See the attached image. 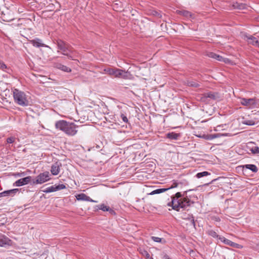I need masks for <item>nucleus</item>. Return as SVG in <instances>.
<instances>
[{
  "mask_svg": "<svg viewBox=\"0 0 259 259\" xmlns=\"http://www.w3.org/2000/svg\"><path fill=\"white\" fill-rule=\"evenodd\" d=\"M189 190L184 192L182 194L180 192H177L175 196L171 197V206L172 209L177 211H179L180 209L186 208L190 206L191 203H193L190 200L191 196L187 195L188 192L191 191Z\"/></svg>",
  "mask_w": 259,
  "mask_h": 259,
  "instance_id": "nucleus-1",
  "label": "nucleus"
},
{
  "mask_svg": "<svg viewBox=\"0 0 259 259\" xmlns=\"http://www.w3.org/2000/svg\"><path fill=\"white\" fill-rule=\"evenodd\" d=\"M55 127L57 129L64 132L69 136H74L76 133L77 126L73 122H67L64 120L57 121L55 123Z\"/></svg>",
  "mask_w": 259,
  "mask_h": 259,
  "instance_id": "nucleus-2",
  "label": "nucleus"
},
{
  "mask_svg": "<svg viewBox=\"0 0 259 259\" xmlns=\"http://www.w3.org/2000/svg\"><path fill=\"white\" fill-rule=\"evenodd\" d=\"M13 93L14 100L16 104L22 106H27L28 105V100L26 98L25 94L23 92L18 89H15Z\"/></svg>",
  "mask_w": 259,
  "mask_h": 259,
  "instance_id": "nucleus-3",
  "label": "nucleus"
},
{
  "mask_svg": "<svg viewBox=\"0 0 259 259\" xmlns=\"http://www.w3.org/2000/svg\"><path fill=\"white\" fill-rule=\"evenodd\" d=\"M58 49L62 52V54L68 57L71 60H74L73 56L71 55L74 52L71 46L65 41L59 39L57 41Z\"/></svg>",
  "mask_w": 259,
  "mask_h": 259,
  "instance_id": "nucleus-4",
  "label": "nucleus"
},
{
  "mask_svg": "<svg viewBox=\"0 0 259 259\" xmlns=\"http://www.w3.org/2000/svg\"><path fill=\"white\" fill-rule=\"evenodd\" d=\"M51 175L49 171H45L39 174L36 177L35 180H33V184H41L51 179Z\"/></svg>",
  "mask_w": 259,
  "mask_h": 259,
  "instance_id": "nucleus-5",
  "label": "nucleus"
},
{
  "mask_svg": "<svg viewBox=\"0 0 259 259\" xmlns=\"http://www.w3.org/2000/svg\"><path fill=\"white\" fill-rule=\"evenodd\" d=\"M220 98L221 97L218 93L209 92L203 94L200 100L202 102H207V98H210L213 100H219Z\"/></svg>",
  "mask_w": 259,
  "mask_h": 259,
  "instance_id": "nucleus-6",
  "label": "nucleus"
},
{
  "mask_svg": "<svg viewBox=\"0 0 259 259\" xmlns=\"http://www.w3.org/2000/svg\"><path fill=\"white\" fill-rule=\"evenodd\" d=\"M207 56L210 58L215 59L219 61L223 62L225 63H230L231 61L226 58H224L221 56H220L213 52H208L207 53Z\"/></svg>",
  "mask_w": 259,
  "mask_h": 259,
  "instance_id": "nucleus-7",
  "label": "nucleus"
},
{
  "mask_svg": "<svg viewBox=\"0 0 259 259\" xmlns=\"http://www.w3.org/2000/svg\"><path fill=\"white\" fill-rule=\"evenodd\" d=\"M96 210H102L103 211H109V212L112 215H115V211L111 208L109 206L105 205L104 204H101L96 205L95 207Z\"/></svg>",
  "mask_w": 259,
  "mask_h": 259,
  "instance_id": "nucleus-8",
  "label": "nucleus"
},
{
  "mask_svg": "<svg viewBox=\"0 0 259 259\" xmlns=\"http://www.w3.org/2000/svg\"><path fill=\"white\" fill-rule=\"evenodd\" d=\"M31 180V177L28 176L22 179H20L16 181L13 186L16 187H20L28 184Z\"/></svg>",
  "mask_w": 259,
  "mask_h": 259,
  "instance_id": "nucleus-9",
  "label": "nucleus"
},
{
  "mask_svg": "<svg viewBox=\"0 0 259 259\" xmlns=\"http://www.w3.org/2000/svg\"><path fill=\"white\" fill-rule=\"evenodd\" d=\"M240 103L241 105L250 107L254 105L255 104V101L254 98H240Z\"/></svg>",
  "mask_w": 259,
  "mask_h": 259,
  "instance_id": "nucleus-10",
  "label": "nucleus"
},
{
  "mask_svg": "<svg viewBox=\"0 0 259 259\" xmlns=\"http://www.w3.org/2000/svg\"><path fill=\"white\" fill-rule=\"evenodd\" d=\"M115 73L113 74V76L117 78H122L123 79H126L127 78V72L125 71L116 68L114 70Z\"/></svg>",
  "mask_w": 259,
  "mask_h": 259,
  "instance_id": "nucleus-11",
  "label": "nucleus"
},
{
  "mask_svg": "<svg viewBox=\"0 0 259 259\" xmlns=\"http://www.w3.org/2000/svg\"><path fill=\"white\" fill-rule=\"evenodd\" d=\"M11 244L12 241L9 238L4 235L0 234V246L5 247L6 245H11Z\"/></svg>",
  "mask_w": 259,
  "mask_h": 259,
  "instance_id": "nucleus-12",
  "label": "nucleus"
},
{
  "mask_svg": "<svg viewBox=\"0 0 259 259\" xmlns=\"http://www.w3.org/2000/svg\"><path fill=\"white\" fill-rule=\"evenodd\" d=\"M18 192H19V189L17 188L5 191L0 193V197L7 196H13Z\"/></svg>",
  "mask_w": 259,
  "mask_h": 259,
  "instance_id": "nucleus-13",
  "label": "nucleus"
},
{
  "mask_svg": "<svg viewBox=\"0 0 259 259\" xmlns=\"http://www.w3.org/2000/svg\"><path fill=\"white\" fill-rule=\"evenodd\" d=\"M246 40L248 44L259 47V41L256 37H255L252 35H249L246 36Z\"/></svg>",
  "mask_w": 259,
  "mask_h": 259,
  "instance_id": "nucleus-14",
  "label": "nucleus"
},
{
  "mask_svg": "<svg viewBox=\"0 0 259 259\" xmlns=\"http://www.w3.org/2000/svg\"><path fill=\"white\" fill-rule=\"evenodd\" d=\"M29 42L35 47L39 48L47 47L44 43H42V41L40 39L37 38L30 40H29Z\"/></svg>",
  "mask_w": 259,
  "mask_h": 259,
  "instance_id": "nucleus-15",
  "label": "nucleus"
},
{
  "mask_svg": "<svg viewBox=\"0 0 259 259\" xmlns=\"http://www.w3.org/2000/svg\"><path fill=\"white\" fill-rule=\"evenodd\" d=\"M61 166V163L56 162L51 166V171L53 175H57L60 172V166Z\"/></svg>",
  "mask_w": 259,
  "mask_h": 259,
  "instance_id": "nucleus-16",
  "label": "nucleus"
},
{
  "mask_svg": "<svg viewBox=\"0 0 259 259\" xmlns=\"http://www.w3.org/2000/svg\"><path fill=\"white\" fill-rule=\"evenodd\" d=\"M76 197L77 200H84L91 202H96L95 201L92 200L89 196H88L87 195L83 193L78 194L76 196Z\"/></svg>",
  "mask_w": 259,
  "mask_h": 259,
  "instance_id": "nucleus-17",
  "label": "nucleus"
},
{
  "mask_svg": "<svg viewBox=\"0 0 259 259\" xmlns=\"http://www.w3.org/2000/svg\"><path fill=\"white\" fill-rule=\"evenodd\" d=\"M181 137L180 133H176L174 132H170L166 134V137L170 140H178Z\"/></svg>",
  "mask_w": 259,
  "mask_h": 259,
  "instance_id": "nucleus-18",
  "label": "nucleus"
},
{
  "mask_svg": "<svg viewBox=\"0 0 259 259\" xmlns=\"http://www.w3.org/2000/svg\"><path fill=\"white\" fill-rule=\"evenodd\" d=\"M243 168H246L251 170L253 172H256L258 168L254 164H245L242 166Z\"/></svg>",
  "mask_w": 259,
  "mask_h": 259,
  "instance_id": "nucleus-19",
  "label": "nucleus"
},
{
  "mask_svg": "<svg viewBox=\"0 0 259 259\" xmlns=\"http://www.w3.org/2000/svg\"><path fill=\"white\" fill-rule=\"evenodd\" d=\"M56 67L66 72H70L71 71V69L70 68L61 64H56Z\"/></svg>",
  "mask_w": 259,
  "mask_h": 259,
  "instance_id": "nucleus-20",
  "label": "nucleus"
},
{
  "mask_svg": "<svg viewBox=\"0 0 259 259\" xmlns=\"http://www.w3.org/2000/svg\"><path fill=\"white\" fill-rule=\"evenodd\" d=\"M186 84L191 87L198 88L200 86L198 82L194 80H187Z\"/></svg>",
  "mask_w": 259,
  "mask_h": 259,
  "instance_id": "nucleus-21",
  "label": "nucleus"
},
{
  "mask_svg": "<svg viewBox=\"0 0 259 259\" xmlns=\"http://www.w3.org/2000/svg\"><path fill=\"white\" fill-rule=\"evenodd\" d=\"M182 218L183 219H188V220H190V223L192 225H193L194 227H195V221H194V217L192 216V215L188 214L187 215L186 214H184L183 216L182 217Z\"/></svg>",
  "mask_w": 259,
  "mask_h": 259,
  "instance_id": "nucleus-22",
  "label": "nucleus"
},
{
  "mask_svg": "<svg viewBox=\"0 0 259 259\" xmlns=\"http://www.w3.org/2000/svg\"><path fill=\"white\" fill-rule=\"evenodd\" d=\"M139 252L143 256L145 257L146 259H153L145 249H140Z\"/></svg>",
  "mask_w": 259,
  "mask_h": 259,
  "instance_id": "nucleus-23",
  "label": "nucleus"
},
{
  "mask_svg": "<svg viewBox=\"0 0 259 259\" xmlns=\"http://www.w3.org/2000/svg\"><path fill=\"white\" fill-rule=\"evenodd\" d=\"M42 191L46 193H49L57 191L56 189L55 185L52 186L42 190Z\"/></svg>",
  "mask_w": 259,
  "mask_h": 259,
  "instance_id": "nucleus-24",
  "label": "nucleus"
},
{
  "mask_svg": "<svg viewBox=\"0 0 259 259\" xmlns=\"http://www.w3.org/2000/svg\"><path fill=\"white\" fill-rule=\"evenodd\" d=\"M219 240L223 242L224 244L231 246L233 242L228 239L225 238L224 237H219Z\"/></svg>",
  "mask_w": 259,
  "mask_h": 259,
  "instance_id": "nucleus-25",
  "label": "nucleus"
},
{
  "mask_svg": "<svg viewBox=\"0 0 259 259\" xmlns=\"http://www.w3.org/2000/svg\"><path fill=\"white\" fill-rule=\"evenodd\" d=\"M169 189H170V188L158 189L155 190L153 191L152 192H151L150 193V194L151 195H154V194H159V193L164 192H165V191H167V190H169Z\"/></svg>",
  "mask_w": 259,
  "mask_h": 259,
  "instance_id": "nucleus-26",
  "label": "nucleus"
},
{
  "mask_svg": "<svg viewBox=\"0 0 259 259\" xmlns=\"http://www.w3.org/2000/svg\"><path fill=\"white\" fill-rule=\"evenodd\" d=\"M151 239L156 242H161L162 243H165L166 242L165 240L158 237L152 236Z\"/></svg>",
  "mask_w": 259,
  "mask_h": 259,
  "instance_id": "nucleus-27",
  "label": "nucleus"
},
{
  "mask_svg": "<svg viewBox=\"0 0 259 259\" xmlns=\"http://www.w3.org/2000/svg\"><path fill=\"white\" fill-rule=\"evenodd\" d=\"M210 174L207 171H204L200 172H198L196 175V177L197 178H201L203 177L207 176L210 175Z\"/></svg>",
  "mask_w": 259,
  "mask_h": 259,
  "instance_id": "nucleus-28",
  "label": "nucleus"
},
{
  "mask_svg": "<svg viewBox=\"0 0 259 259\" xmlns=\"http://www.w3.org/2000/svg\"><path fill=\"white\" fill-rule=\"evenodd\" d=\"M114 70L113 68H106L104 69V71L110 75H113L115 73Z\"/></svg>",
  "mask_w": 259,
  "mask_h": 259,
  "instance_id": "nucleus-29",
  "label": "nucleus"
},
{
  "mask_svg": "<svg viewBox=\"0 0 259 259\" xmlns=\"http://www.w3.org/2000/svg\"><path fill=\"white\" fill-rule=\"evenodd\" d=\"M208 234L209 235L211 236V237H213V238H217L219 239V237H220V236H219L217 233L213 230H209L208 231Z\"/></svg>",
  "mask_w": 259,
  "mask_h": 259,
  "instance_id": "nucleus-30",
  "label": "nucleus"
},
{
  "mask_svg": "<svg viewBox=\"0 0 259 259\" xmlns=\"http://www.w3.org/2000/svg\"><path fill=\"white\" fill-rule=\"evenodd\" d=\"M250 150L253 154L259 153V148L257 146H253L250 148Z\"/></svg>",
  "mask_w": 259,
  "mask_h": 259,
  "instance_id": "nucleus-31",
  "label": "nucleus"
},
{
  "mask_svg": "<svg viewBox=\"0 0 259 259\" xmlns=\"http://www.w3.org/2000/svg\"><path fill=\"white\" fill-rule=\"evenodd\" d=\"M180 13L181 14L186 17H190L191 16V13L187 11H181Z\"/></svg>",
  "mask_w": 259,
  "mask_h": 259,
  "instance_id": "nucleus-32",
  "label": "nucleus"
},
{
  "mask_svg": "<svg viewBox=\"0 0 259 259\" xmlns=\"http://www.w3.org/2000/svg\"><path fill=\"white\" fill-rule=\"evenodd\" d=\"M56 191L64 189L66 188V186L64 184H59L58 185H55Z\"/></svg>",
  "mask_w": 259,
  "mask_h": 259,
  "instance_id": "nucleus-33",
  "label": "nucleus"
},
{
  "mask_svg": "<svg viewBox=\"0 0 259 259\" xmlns=\"http://www.w3.org/2000/svg\"><path fill=\"white\" fill-rule=\"evenodd\" d=\"M235 8H237L238 9H243L244 8V6L242 4H238V3H236L233 5Z\"/></svg>",
  "mask_w": 259,
  "mask_h": 259,
  "instance_id": "nucleus-34",
  "label": "nucleus"
},
{
  "mask_svg": "<svg viewBox=\"0 0 259 259\" xmlns=\"http://www.w3.org/2000/svg\"><path fill=\"white\" fill-rule=\"evenodd\" d=\"M243 123L248 125H253L255 124V122L251 120H248L244 121Z\"/></svg>",
  "mask_w": 259,
  "mask_h": 259,
  "instance_id": "nucleus-35",
  "label": "nucleus"
},
{
  "mask_svg": "<svg viewBox=\"0 0 259 259\" xmlns=\"http://www.w3.org/2000/svg\"><path fill=\"white\" fill-rule=\"evenodd\" d=\"M221 136L220 134H211L209 135V139H213L217 138H219Z\"/></svg>",
  "mask_w": 259,
  "mask_h": 259,
  "instance_id": "nucleus-36",
  "label": "nucleus"
},
{
  "mask_svg": "<svg viewBox=\"0 0 259 259\" xmlns=\"http://www.w3.org/2000/svg\"><path fill=\"white\" fill-rule=\"evenodd\" d=\"M15 141V138L14 137H9L7 139V142L9 144L13 143Z\"/></svg>",
  "mask_w": 259,
  "mask_h": 259,
  "instance_id": "nucleus-37",
  "label": "nucleus"
},
{
  "mask_svg": "<svg viewBox=\"0 0 259 259\" xmlns=\"http://www.w3.org/2000/svg\"><path fill=\"white\" fill-rule=\"evenodd\" d=\"M120 117L122 119V120H123V121H124L125 123L128 122V119H127V117L124 114L121 113L120 114Z\"/></svg>",
  "mask_w": 259,
  "mask_h": 259,
  "instance_id": "nucleus-38",
  "label": "nucleus"
},
{
  "mask_svg": "<svg viewBox=\"0 0 259 259\" xmlns=\"http://www.w3.org/2000/svg\"><path fill=\"white\" fill-rule=\"evenodd\" d=\"M7 68L6 65L2 61H0V69L5 70Z\"/></svg>",
  "mask_w": 259,
  "mask_h": 259,
  "instance_id": "nucleus-39",
  "label": "nucleus"
},
{
  "mask_svg": "<svg viewBox=\"0 0 259 259\" xmlns=\"http://www.w3.org/2000/svg\"><path fill=\"white\" fill-rule=\"evenodd\" d=\"M232 247H235V248H242V246L239 244H237V243H236L235 242H233L232 243V245H231Z\"/></svg>",
  "mask_w": 259,
  "mask_h": 259,
  "instance_id": "nucleus-40",
  "label": "nucleus"
},
{
  "mask_svg": "<svg viewBox=\"0 0 259 259\" xmlns=\"http://www.w3.org/2000/svg\"><path fill=\"white\" fill-rule=\"evenodd\" d=\"M13 175L15 177H21L25 176V173L24 172H17V173L14 174Z\"/></svg>",
  "mask_w": 259,
  "mask_h": 259,
  "instance_id": "nucleus-41",
  "label": "nucleus"
},
{
  "mask_svg": "<svg viewBox=\"0 0 259 259\" xmlns=\"http://www.w3.org/2000/svg\"><path fill=\"white\" fill-rule=\"evenodd\" d=\"M212 219L216 222H220L221 221L220 218L216 216L212 217Z\"/></svg>",
  "mask_w": 259,
  "mask_h": 259,
  "instance_id": "nucleus-42",
  "label": "nucleus"
},
{
  "mask_svg": "<svg viewBox=\"0 0 259 259\" xmlns=\"http://www.w3.org/2000/svg\"><path fill=\"white\" fill-rule=\"evenodd\" d=\"M178 184L176 182H174L172 185H171V187H170L169 188L171 189V188H176L177 187H178Z\"/></svg>",
  "mask_w": 259,
  "mask_h": 259,
  "instance_id": "nucleus-43",
  "label": "nucleus"
},
{
  "mask_svg": "<svg viewBox=\"0 0 259 259\" xmlns=\"http://www.w3.org/2000/svg\"><path fill=\"white\" fill-rule=\"evenodd\" d=\"M163 259H171L168 255L165 254L163 257Z\"/></svg>",
  "mask_w": 259,
  "mask_h": 259,
  "instance_id": "nucleus-44",
  "label": "nucleus"
},
{
  "mask_svg": "<svg viewBox=\"0 0 259 259\" xmlns=\"http://www.w3.org/2000/svg\"><path fill=\"white\" fill-rule=\"evenodd\" d=\"M257 245H259V243Z\"/></svg>",
  "mask_w": 259,
  "mask_h": 259,
  "instance_id": "nucleus-45",
  "label": "nucleus"
}]
</instances>
